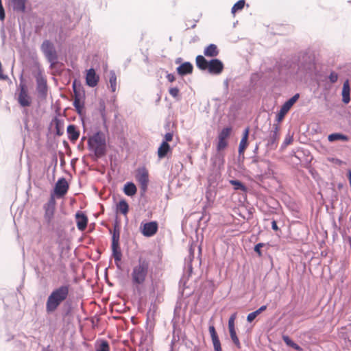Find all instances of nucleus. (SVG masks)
Segmentation results:
<instances>
[{
    "label": "nucleus",
    "mask_w": 351,
    "mask_h": 351,
    "mask_svg": "<svg viewBox=\"0 0 351 351\" xmlns=\"http://www.w3.org/2000/svg\"><path fill=\"white\" fill-rule=\"evenodd\" d=\"M149 271V259L143 256H139L136 263L133 265L130 274L132 285L135 287L143 285L148 278Z\"/></svg>",
    "instance_id": "f257e3e1"
},
{
    "label": "nucleus",
    "mask_w": 351,
    "mask_h": 351,
    "mask_svg": "<svg viewBox=\"0 0 351 351\" xmlns=\"http://www.w3.org/2000/svg\"><path fill=\"white\" fill-rule=\"evenodd\" d=\"M69 291V285H62L54 289L47 299L46 312L48 314L55 312L60 305L68 298Z\"/></svg>",
    "instance_id": "f03ea898"
},
{
    "label": "nucleus",
    "mask_w": 351,
    "mask_h": 351,
    "mask_svg": "<svg viewBox=\"0 0 351 351\" xmlns=\"http://www.w3.org/2000/svg\"><path fill=\"white\" fill-rule=\"evenodd\" d=\"M88 146L90 151L93 152L97 158H101L106 152V141L105 134L101 132H97L88 140Z\"/></svg>",
    "instance_id": "7ed1b4c3"
},
{
    "label": "nucleus",
    "mask_w": 351,
    "mask_h": 351,
    "mask_svg": "<svg viewBox=\"0 0 351 351\" xmlns=\"http://www.w3.org/2000/svg\"><path fill=\"white\" fill-rule=\"evenodd\" d=\"M196 65L202 71L208 70L210 74L219 75L222 73L224 66L219 59H212L208 61L203 56L196 57Z\"/></svg>",
    "instance_id": "20e7f679"
},
{
    "label": "nucleus",
    "mask_w": 351,
    "mask_h": 351,
    "mask_svg": "<svg viewBox=\"0 0 351 351\" xmlns=\"http://www.w3.org/2000/svg\"><path fill=\"white\" fill-rule=\"evenodd\" d=\"M41 51L47 60L53 66L58 62V54L53 44L49 40H45L41 45Z\"/></svg>",
    "instance_id": "39448f33"
},
{
    "label": "nucleus",
    "mask_w": 351,
    "mask_h": 351,
    "mask_svg": "<svg viewBox=\"0 0 351 351\" xmlns=\"http://www.w3.org/2000/svg\"><path fill=\"white\" fill-rule=\"evenodd\" d=\"M17 101L22 107H29L32 104V98L28 93V89L23 81H21L18 87Z\"/></svg>",
    "instance_id": "423d86ee"
},
{
    "label": "nucleus",
    "mask_w": 351,
    "mask_h": 351,
    "mask_svg": "<svg viewBox=\"0 0 351 351\" xmlns=\"http://www.w3.org/2000/svg\"><path fill=\"white\" fill-rule=\"evenodd\" d=\"M135 178L140 185L142 193H146L149 183V172L145 167L138 168L136 171Z\"/></svg>",
    "instance_id": "0eeeda50"
},
{
    "label": "nucleus",
    "mask_w": 351,
    "mask_h": 351,
    "mask_svg": "<svg viewBox=\"0 0 351 351\" xmlns=\"http://www.w3.org/2000/svg\"><path fill=\"white\" fill-rule=\"evenodd\" d=\"M299 97L300 95L298 93L295 94L282 106L280 111L276 115V121L278 122L282 121L286 114L289 111L293 104L298 101Z\"/></svg>",
    "instance_id": "6e6552de"
},
{
    "label": "nucleus",
    "mask_w": 351,
    "mask_h": 351,
    "mask_svg": "<svg viewBox=\"0 0 351 351\" xmlns=\"http://www.w3.org/2000/svg\"><path fill=\"white\" fill-rule=\"evenodd\" d=\"M36 80V90L40 96L46 97L47 94V84L45 77L41 71H38L35 76Z\"/></svg>",
    "instance_id": "1a4fd4ad"
},
{
    "label": "nucleus",
    "mask_w": 351,
    "mask_h": 351,
    "mask_svg": "<svg viewBox=\"0 0 351 351\" xmlns=\"http://www.w3.org/2000/svg\"><path fill=\"white\" fill-rule=\"evenodd\" d=\"M232 128H224L218 135L217 151H221L228 146V138L231 134Z\"/></svg>",
    "instance_id": "9d476101"
},
{
    "label": "nucleus",
    "mask_w": 351,
    "mask_h": 351,
    "mask_svg": "<svg viewBox=\"0 0 351 351\" xmlns=\"http://www.w3.org/2000/svg\"><path fill=\"white\" fill-rule=\"evenodd\" d=\"M140 228L143 235L147 237H150L154 236L157 232L158 229V224L157 221L142 223Z\"/></svg>",
    "instance_id": "9b49d317"
},
{
    "label": "nucleus",
    "mask_w": 351,
    "mask_h": 351,
    "mask_svg": "<svg viewBox=\"0 0 351 351\" xmlns=\"http://www.w3.org/2000/svg\"><path fill=\"white\" fill-rule=\"evenodd\" d=\"M55 204L56 202L54 198L52 197L49 201L45 205V219L47 223H50L53 218L55 212Z\"/></svg>",
    "instance_id": "f8f14e48"
},
{
    "label": "nucleus",
    "mask_w": 351,
    "mask_h": 351,
    "mask_svg": "<svg viewBox=\"0 0 351 351\" xmlns=\"http://www.w3.org/2000/svg\"><path fill=\"white\" fill-rule=\"evenodd\" d=\"M274 130H272L267 138V146L271 149L276 148L280 138V127L277 124H274Z\"/></svg>",
    "instance_id": "ddd939ff"
},
{
    "label": "nucleus",
    "mask_w": 351,
    "mask_h": 351,
    "mask_svg": "<svg viewBox=\"0 0 351 351\" xmlns=\"http://www.w3.org/2000/svg\"><path fill=\"white\" fill-rule=\"evenodd\" d=\"M69 189V184L65 178H62L58 180L56 184L54 191L57 196H64Z\"/></svg>",
    "instance_id": "4468645a"
},
{
    "label": "nucleus",
    "mask_w": 351,
    "mask_h": 351,
    "mask_svg": "<svg viewBox=\"0 0 351 351\" xmlns=\"http://www.w3.org/2000/svg\"><path fill=\"white\" fill-rule=\"evenodd\" d=\"M27 1L28 0H8V4L16 12H25Z\"/></svg>",
    "instance_id": "2eb2a0df"
},
{
    "label": "nucleus",
    "mask_w": 351,
    "mask_h": 351,
    "mask_svg": "<svg viewBox=\"0 0 351 351\" xmlns=\"http://www.w3.org/2000/svg\"><path fill=\"white\" fill-rule=\"evenodd\" d=\"M76 225L79 230L84 231L87 226L88 218L82 212H77L75 214Z\"/></svg>",
    "instance_id": "dca6fc26"
},
{
    "label": "nucleus",
    "mask_w": 351,
    "mask_h": 351,
    "mask_svg": "<svg viewBox=\"0 0 351 351\" xmlns=\"http://www.w3.org/2000/svg\"><path fill=\"white\" fill-rule=\"evenodd\" d=\"M99 79V76L96 74L93 69H90L87 71L86 76V82L87 85L90 87H95L98 84Z\"/></svg>",
    "instance_id": "f3484780"
},
{
    "label": "nucleus",
    "mask_w": 351,
    "mask_h": 351,
    "mask_svg": "<svg viewBox=\"0 0 351 351\" xmlns=\"http://www.w3.org/2000/svg\"><path fill=\"white\" fill-rule=\"evenodd\" d=\"M209 332L213 343L215 351H222L219 337L213 325L209 326Z\"/></svg>",
    "instance_id": "a211bd4d"
},
{
    "label": "nucleus",
    "mask_w": 351,
    "mask_h": 351,
    "mask_svg": "<svg viewBox=\"0 0 351 351\" xmlns=\"http://www.w3.org/2000/svg\"><path fill=\"white\" fill-rule=\"evenodd\" d=\"M67 134H68V138L69 139L73 142L75 143L80 136V132L77 130V127L75 125H69L67 127Z\"/></svg>",
    "instance_id": "6ab92c4d"
},
{
    "label": "nucleus",
    "mask_w": 351,
    "mask_h": 351,
    "mask_svg": "<svg viewBox=\"0 0 351 351\" xmlns=\"http://www.w3.org/2000/svg\"><path fill=\"white\" fill-rule=\"evenodd\" d=\"M193 69V65L190 62H186L177 68V71L179 75H185L192 73Z\"/></svg>",
    "instance_id": "aec40b11"
},
{
    "label": "nucleus",
    "mask_w": 351,
    "mask_h": 351,
    "mask_svg": "<svg viewBox=\"0 0 351 351\" xmlns=\"http://www.w3.org/2000/svg\"><path fill=\"white\" fill-rule=\"evenodd\" d=\"M219 49L215 44H210L204 51V54L206 57H216L219 54Z\"/></svg>",
    "instance_id": "412c9836"
},
{
    "label": "nucleus",
    "mask_w": 351,
    "mask_h": 351,
    "mask_svg": "<svg viewBox=\"0 0 351 351\" xmlns=\"http://www.w3.org/2000/svg\"><path fill=\"white\" fill-rule=\"evenodd\" d=\"M171 151V147L168 143L162 142L158 149V157L160 159L165 158Z\"/></svg>",
    "instance_id": "4be33fe9"
},
{
    "label": "nucleus",
    "mask_w": 351,
    "mask_h": 351,
    "mask_svg": "<svg viewBox=\"0 0 351 351\" xmlns=\"http://www.w3.org/2000/svg\"><path fill=\"white\" fill-rule=\"evenodd\" d=\"M112 256L116 263L120 262L122 257L121 251L119 247V243L112 242Z\"/></svg>",
    "instance_id": "5701e85b"
},
{
    "label": "nucleus",
    "mask_w": 351,
    "mask_h": 351,
    "mask_svg": "<svg viewBox=\"0 0 351 351\" xmlns=\"http://www.w3.org/2000/svg\"><path fill=\"white\" fill-rule=\"evenodd\" d=\"M120 232H121V225L120 222L116 221L114 223L112 235V242L119 243L120 238Z\"/></svg>",
    "instance_id": "b1692460"
},
{
    "label": "nucleus",
    "mask_w": 351,
    "mask_h": 351,
    "mask_svg": "<svg viewBox=\"0 0 351 351\" xmlns=\"http://www.w3.org/2000/svg\"><path fill=\"white\" fill-rule=\"evenodd\" d=\"M249 129L246 128L243 137L240 141L239 147V154H242L244 152L245 149L247 146V138H248Z\"/></svg>",
    "instance_id": "393cba45"
},
{
    "label": "nucleus",
    "mask_w": 351,
    "mask_h": 351,
    "mask_svg": "<svg viewBox=\"0 0 351 351\" xmlns=\"http://www.w3.org/2000/svg\"><path fill=\"white\" fill-rule=\"evenodd\" d=\"M137 189L133 182H127L123 188V192L126 195L133 196L136 193Z\"/></svg>",
    "instance_id": "a878e982"
},
{
    "label": "nucleus",
    "mask_w": 351,
    "mask_h": 351,
    "mask_svg": "<svg viewBox=\"0 0 351 351\" xmlns=\"http://www.w3.org/2000/svg\"><path fill=\"white\" fill-rule=\"evenodd\" d=\"M342 100L345 104H348L350 102V86L348 81L346 80L343 86L342 89Z\"/></svg>",
    "instance_id": "bb28decb"
},
{
    "label": "nucleus",
    "mask_w": 351,
    "mask_h": 351,
    "mask_svg": "<svg viewBox=\"0 0 351 351\" xmlns=\"http://www.w3.org/2000/svg\"><path fill=\"white\" fill-rule=\"evenodd\" d=\"M129 211V205L125 199L121 200L117 204V212L126 215Z\"/></svg>",
    "instance_id": "cd10ccee"
},
{
    "label": "nucleus",
    "mask_w": 351,
    "mask_h": 351,
    "mask_svg": "<svg viewBox=\"0 0 351 351\" xmlns=\"http://www.w3.org/2000/svg\"><path fill=\"white\" fill-rule=\"evenodd\" d=\"M328 140L330 142H334L336 141H348L349 140V137L343 134L332 133L328 136Z\"/></svg>",
    "instance_id": "c85d7f7f"
},
{
    "label": "nucleus",
    "mask_w": 351,
    "mask_h": 351,
    "mask_svg": "<svg viewBox=\"0 0 351 351\" xmlns=\"http://www.w3.org/2000/svg\"><path fill=\"white\" fill-rule=\"evenodd\" d=\"M109 77V83L111 91L112 93L115 92L117 90V75L114 71H110L108 74Z\"/></svg>",
    "instance_id": "c756f323"
},
{
    "label": "nucleus",
    "mask_w": 351,
    "mask_h": 351,
    "mask_svg": "<svg viewBox=\"0 0 351 351\" xmlns=\"http://www.w3.org/2000/svg\"><path fill=\"white\" fill-rule=\"evenodd\" d=\"M213 162V165L215 167H217L218 169H221L223 167L225 160H224V156L222 154H217L212 159Z\"/></svg>",
    "instance_id": "7c9ffc66"
},
{
    "label": "nucleus",
    "mask_w": 351,
    "mask_h": 351,
    "mask_svg": "<svg viewBox=\"0 0 351 351\" xmlns=\"http://www.w3.org/2000/svg\"><path fill=\"white\" fill-rule=\"evenodd\" d=\"M282 339L284 341V342L288 346H290L292 348L298 350V351H302V348L298 346L297 343H295V342H293L290 338L289 336L287 335H283L282 336Z\"/></svg>",
    "instance_id": "2f4dec72"
},
{
    "label": "nucleus",
    "mask_w": 351,
    "mask_h": 351,
    "mask_svg": "<svg viewBox=\"0 0 351 351\" xmlns=\"http://www.w3.org/2000/svg\"><path fill=\"white\" fill-rule=\"evenodd\" d=\"M73 106L76 109V111L81 114L82 112V110L84 109V103L81 101L80 98L77 96L75 97L74 101H73Z\"/></svg>",
    "instance_id": "473e14b6"
},
{
    "label": "nucleus",
    "mask_w": 351,
    "mask_h": 351,
    "mask_svg": "<svg viewBox=\"0 0 351 351\" xmlns=\"http://www.w3.org/2000/svg\"><path fill=\"white\" fill-rule=\"evenodd\" d=\"M230 183L234 186V190H241L242 191H246V186L240 181L237 180H230Z\"/></svg>",
    "instance_id": "72a5a7b5"
},
{
    "label": "nucleus",
    "mask_w": 351,
    "mask_h": 351,
    "mask_svg": "<svg viewBox=\"0 0 351 351\" xmlns=\"http://www.w3.org/2000/svg\"><path fill=\"white\" fill-rule=\"evenodd\" d=\"M229 332H230V338H231L232 341H233V343H234V345L238 348H241V343H240V341L237 335L235 329L229 330Z\"/></svg>",
    "instance_id": "f704fd0d"
},
{
    "label": "nucleus",
    "mask_w": 351,
    "mask_h": 351,
    "mask_svg": "<svg viewBox=\"0 0 351 351\" xmlns=\"http://www.w3.org/2000/svg\"><path fill=\"white\" fill-rule=\"evenodd\" d=\"M96 351H110L108 342L106 340H101L97 346Z\"/></svg>",
    "instance_id": "c9c22d12"
},
{
    "label": "nucleus",
    "mask_w": 351,
    "mask_h": 351,
    "mask_svg": "<svg viewBox=\"0 0 351 351\" xmlns=\"http://www.w3.org/2000/svg\"><path fill=\"white\" fill-rule=\"evenodd\" d=\"M245 5V0H239L232 8V13L235 14L237 12L241 10Z\"/></svg>",
    "instance_id": "e433bc0d"
},
{
    "label": "nucleus",
    "mask_w": 351,
    "mask_h": 351,
    "mask_svg": "<svg viewBox=\"0 0 351 351\" xmlns=\"http://www.w3.org/2000/svg\"><path fill=\"white\" fill-rule=\"evenodd\" d=\"M169 94L173 97H177L179 95V89L177 87H173V88H170L169 90Z\"/></svg>",
    "instance_id": "4c0bfd02"
},
{
    "label": "nucleus",
    "mask_w": 351,
    "mask_h": 351,
    "mask_svg": "<svg viewBox=\"0 0 351 351\" xmlns=\"http://www.w3.org/2000/svg\"><path fill=\"white\" fill-rule=\"evenodd\" d=\"M263 246H264V243H259L256 244L254 247V251L258 254V255L259 256H262V252H261V248L263 247Z\"/></svg>",
    "instance_id": "58836bf2"
},
{
    "label": "nucleus",
    "mask_w": 351,
    "mask_h": 351,
    "mask_svg": "<svg viewBox=\"0 0 351 351\" xmlns=\"http://www.w3.org/2000/svg\"><path fill=\"white\" fill-rule=\"evenodd\" d=\"M258 315V314L256 312V311L249 313L247 317V322H252Z\"/></svg>",
    "instance_id": "ea45409f"
},
{
    "label": "nucleus",
    "mask_w": 351,
    "mask_h": 351,
    "mask_svg": "<svg viewBox=\"0 0 351 351\" xmlns=\"http://www.w3.org/2000/svg\"><path fill=\"white\" fill-rule=\"evenodd\" d=\"M329 80L331 83H335L338 80V75L335 72H331L329 75Z\"/></svg>",
    "instance_id": "a19ab883"
},
{
    "label": "nucleus",
    "mask_w": 351,
    "mask_h": 351,
    "mask_svg": "<svg viewBox=\"0 0 351 351\" xmlns=\"http://www.w3.org/2000/svg\"><path fill=\"white\" fill-rule=\"evenodd\" d=\"M5 10L2 4V1L1 0H0V20L3 21L5 19Z\"/></svg>",
    "instance_id": "79ce46f5"
},
{
    "label": "nucleus",
    "mask_w": 351,
    "mask_h": 351,
    "mask_svg": "<svg viewBox=\"0 0 351 351\" xmlns=\"http://www.w3.org/2000/svg\"><path fill=\"white\" fill-rule=\"evenodd\" d=\"M293 142V137L292 136H287L283 142V145L285 147H287V145L291 144Z\"/></svg>",
    "instance_id": "37998d69"
},
{
    "label": "nucleus",
    "mask_w": 351,
    "mask_h": 351,
    "mask_svg": "<svg viewBox=\"0 0 351 351\" xmlns=\"http://www.w3.org/2000/svg\"><path fill=\"white\" fill-rule=\"evenodd\" d=\"M172 139H173V134L169 132L165 135V141L164 142L168 143L169 141H171Z\"/></svg>",
    "instance_id": "c03bdc74"
},
{
    "label": "nucleus",
    "mask_w": 351,
    "mask_h": 351,
    "mask_svg": "<svg viewBox=\"0 0 351 351\" xmlns=\"http://www.w3.org/2000/svg\"><path fill=\"white\" fill-rule=\"evenodd\" d=\"M341 337L344 340H348L349 342H351V341L349 339L348 335L346 332H341Z\"/></svg>",
    "instance_id": "a18cd8bd"
},
{
    "label": "nucleus",
    "mask_w": 351,
    "mask_h": 351,
    "mask_svg": "<svg viewBox=\"0 0 351 351\" xmlns=\"http://www.w3.org/2000/svg\"><path fill=\"white\" fill-rule=\"evenodd\" d=\"M167 79L168 80L169 82H173L175 81L176 77H175L174 75H173L171 73H169L167 75Z\"/></svg>",
    "instance_id": "49530a36"
},
{
    "label": "nucleus",
    "mask_w": 351,
    "mask_h": 351,
    "mask_svg": "<svg viewBox=\"0 0 351 351\" xmlns=\"http://www.w3.org/2000/svg\"><path fill=\"white\" fill-rule=\"evenodd\" d=\"M266 309H267V306L266 305H263V306H261L258 309H257L256 311V312L258 315H260L262 312L265 311Z\"/></svg>",
    "instance_id": "de8ad7c7"
},
{
    "label": "nucleus",
    "mask_w": 351,
    "mask_h": 351,
    "mask_svg": "<svg viewBox=\"0 0 351 351\" xmlns=\"http://www.w3.org/2000/svg\"><path fill=\"white\" fill-rule=\"evenodd\" d=\"M235 329L234 322L228 320V330Z\"/></svg>",
    "instance_id": "09e8293b"
},
{
    "label": "nucleus",
    "mask_w": 351,
    "mask_h": 351,
    "mask_svg": "<svg viewBox=\"0 0 351 351\" xmlns=\"http://www.w3.org/2000/svg\"><path fill=\"white\" fill-rule=\"evenodd\" d=\"M271 228L274 230H278V227L277 226V223L275 220H273L272 222H271Z\"/></svg>",
    "instance_id": "8fccbe9b"
},
{
    "label": "nucleus",
    "mask_w": 351,
    "mask_h": 351,
    "mask_svg": "<svg viewBox=\"0 0 351 351\" xmlns=\"http://www.w3.org/2000/svg\"><path fill=\"white\" fill-rule=\"evenodd\" d=\"M237 313H234L233 314L231 315V316L229 318V320H232L233 322H235V319L237 318Z\"/></svg>",
    "instance_id": "3c124183"
},
{
    "label": "nucleus",
    "mask_w": 351,
    "mask_h": 351,
    "mask_svg": "<svg viewBox=\"0 0 351 351\" xmlns=\"http://www.w3.org/2000/svg\"><path fill=\"white\" fill-rule=\"evenodd\" d=\"M348 327H349V328H350L348 330H349V331L351 332V324H349V325H348V326H343V327H341V329L342 330H347V329H348Z\"/></svg>",
    "instance_id": "603ef678"
},
{
    "label": "nucleus",
    "mask_w": 351,
    "mask_h": 351,
    "mask_svg": "<svg viewBox=\"0 0 351 351\" xmlns=\"http://www.w3.org/2000/svg\"><path fill=\"white\" fill-rule=\"evenodd\" d=\"M348 177L349 181H350L351 180V170L350 169H349L348 171Z\"/></svg>",
    "instance_id": "864d4df0"
},
{
    "label": "nucleus",
    "mask_w": 351,
    "mask_h": 351,
    "mask_svg": "<svg viewBox=\"0 0 351 351\" xmlns=\"http://www.w3.org/2000/svg\"><path fill=\"white\" fill-rule=\"evenodd\" d=\"M70 313H71V309L69 308V309H68V310H67V311L65 313L64 315H65V316H66V315H69V314H70Z\"/></svg>",
    "instance_id": "5fc2aeb1"
}]
</instances>
